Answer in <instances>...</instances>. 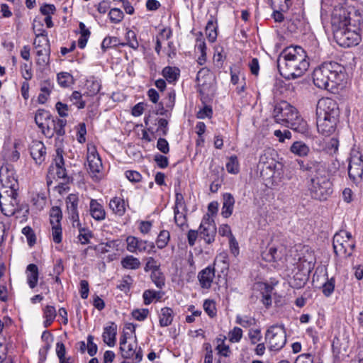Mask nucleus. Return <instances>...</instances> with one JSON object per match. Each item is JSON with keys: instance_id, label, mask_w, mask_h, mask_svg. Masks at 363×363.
I'll return each mask as SVG.
<instances>
[{"instance_id": "nucleus-1", "label": "nucleus", "mask_w": 363, "mask_h": 363, "mask_svg": "<svg viewBox=\"0 0 363 363\" xmlns=\"http://www.w3.org/2000/svg\"><path fill=\"white\" fill-rule=\"evenodd\" d=\"M277 67L280 74L286 79L301 77L309 67L305 50L301 46L285 48L277 59Z\"/></svg>"}, {"instance_id": "nucleus-2", "label": "nucleus", "mask_w": 363, "mask_h": 363, "mask_svg": "<svg viewBox=\"0 0 363 363\" xmlns=\"http://www.w3.org/2000/svg\"><path fill=\"white\" fill-rule=\"evenodd\" d=\"M340 110L337 103L330 98L320 99L316 106L318 131L325 136L333 134L339 121Z\"/></svg>"}, {"instance_id": "nucleus-3", "label": "nucleus", "mask_w": 363, "mask_h": 363, "mask_svg": "<svg viewBox=\"0 0 363 363\" xmlns=\"http://www.w3.org/2000/svg\"><path fill=\"white\" fill-rule=\"evenodd\" d=\"M345 69L336 62H326L315 68L313 72L314 84L327 90H333L345 79Z\"/></svg>"}, {"instance_id": "nucleus-4", "label": "nucleus", "mask_w": 363, "mask_h": 363, "mask_svg": "<svg viewBox=\"0 0 363 363\" xmlns=\"http://www.w3.org/2000/svg\"><path fill=\"white\" fill-rule=\"evenodd\" d=\"M273 116L275 121L300 133H306L308 126L298 114L296 108L285 101L277 104L274 108Z\"/></svg>"}, {"instance_id": "nucleus-5", "label": "nucleus", "mask_w": 363, "mask_h": 363, "mask_svg": "<svg viewBox=\"0 0 363 363\" xmlns=\"http://www.w3.org/2000/svg\"><path fill=\"white\" fill-rule=\"evenodd\" d=\"M308 187L311 197L317 200H326L333 193L332 182L325 175L311 179Z\"/></svg>"}, {"instance_id": "nucleus-6", "label": "nucleus", "mask_w": 363, "mask_h": 363, "mask_svg": "<svg viewBox=\"0 0 363 363\" xmlns=\"http://www.w3.org/2000/svg\"><path fill=\"white\" fill-rule=\"evenodd\" d=\"M333 246L336 255L347 258L352 254L355 242L352 234L345 230H340L333 237Z\"/></svg>"}, {"instance_id": "nucleus-7", "label": "nucleus", "mask_w": 363, "mask_h": 363, "mask_svg": "<svg viewBox=\"0 0 363 363\" xmlns=\"http://www.w3.org/2000/svg\"><path fill=\"white\" fill-rule=\"evenodd\" d=\"M301 172L306 174L308 181L313 177L322 176L325 172V164L320 157L310 156L307 160H297Z\"/></svg>"}, {"instance_id": "nucleus-8", "label": "nucleus", "mask_w": 363, "mask_h": 363, "mask_svg": "<svg viewBox=\"0 0 363 363\" xmlns=\"http://www.w3.org/2000/svg\"><path fill=\"white\" fill-rule=\"evenodd\" d=\"M18 190H0V208L6 216H11L20 210Z\"/></svg>"}, {"instance_id": "nucleus-9", "label": "nucleus", "mask_w": 363, "mask_h": 363, "mask_svg": "<svg viewBox=\"0 0 363 363\" xmlns=\"http://www.w3.org/2000/svg\"><path fill=\"white\" fill-rule=\"evenodd\" d=\"M265 340L270 350H280L286 342V335L284 326L272 325L265 333Z\"/></svg>"}, {"instance_id": "nucleus-10", "label": "nucleus", "mask_w": 363, "mask_h": 363, "mask_svg": "<svg viewBox=\"0 0 363 363\" xmlns=\"http://www.w3.org/2000/svg\"><path fill=\"white\" fill-rule=\"evenodd\" d=\"M337 43L344 48L357 45L360 41V35L356 30L355 26H351L333 32Z\"/></svg>"}, {"instance_id": "nucleus-11", "label": "nucleus", "mask_w": 363, "mask_h": 363, "mask_svg": "<svg viewBox=\"0 0 363 363\" xmlns=\"http://www.w3.org/2000/svg\"><path fill=\"white\" fill-rule=\"evenodd\" d=\"M348 175L354 183H359L363 176V155L357 150L350 152L348 165Z\"/></svg>"}, {"instance_id": "nucleus-12", "label": "nucleus", "mask_w": 363, "mask_h": 363, "mask_svg": "<svg viewBox=\"0 0 363 363\" xmlns=\"http://www.w3.org/2000/svg\"><path fill=\"white\" fill-rule=\"evenodd\" d=\"M63 152L62 148H57L53 162L48 169V179L50 178L55 179L57 177V179H63L66 182L69 181L67 170L65 167Z\"/></svg>"}, {"instance_id": "nucleus-13", "label": "nucleus", "mask_w": 363, "mask_h": 363, "mask_svg": "<svg viewBox=\"0 0 363 363\" xmlns=\"http://www.w3.org/2000/svg\"><path fill=\"white\" fill-rule=\"evenodd\" d=\"M216 233L217 228L214 220L209 214L205 215L199 225V238L210 245L215 241Z\"/></svg>"}, {"instance_id": "nucleus-14", "label": "nucleus", "mask_w": 363, "mask_h": 363, "mask_svg": "<svg viewBox=\"0 0 363 363\" xmlns=\"http://www.w3.org/2000/svg\"><path fill=\"white\" fill-rule=\"evenodd\" d=\"M333 32L351 26L350 13L342 6H335L331 15Z\"/></svg>"}, {"instance_id": "nucleus-15", "label": "nucleus", "mask_w": 363, "mask_h": 363, "mask_svg": "<svg viewBox=\"0 0 363 363\" xmlns=\"http://www.w3.org/2000/svg\"><path fill=\"white\" fill-rule=\"evenodd\" d=\"M18 190V181L12 165L6 164L0 168V190Z\"/></svg>"}, {"instance_id": "nucleus-16", "label": "nucleus", "mask_w": 363, "mask_h": 363, "mask_svg": "<svg viewBox=\"0 0 363 363\" xmlns=\"http://www.w3.org/2000/svg\"><path fill=\"white\" fill-rule=\"evenodd\" d=\"M127 250L133 252H147L150 253L153 251L155 244L152 242H147L146 240H140L134 236H128L126 238Z\"/></svg>"}, {"instance_id": "nucleus-17", "label": "nucleus", "mask_w": 363, "mask_h": 363, "mask_svg": "<svg viewBox=\"0 0 363 363\" xmlns=\"http://www.w3.org/2000/svg\"><path fill=\"white\" fill-rule=\"evenodd\" d=\"M124 359H131L133 363H139L143 359V351L140 347L138 349L136 342L128 343L124 346V350H120Z\"/></svg>"}, {"instance_id": "nucleus-18", "label": "nucleus", "mask_w": 363, "mask_h": 363, "mask_svg": "<svg viewBox=\"0 0 363 363\" xmlns=\"http://www.w3.org/2000/svg\"><path fill=\"white\" fill-rule=\"evenodd\" d=\"M30 153L35 162L40 164L46 157V148L43 143L39 140H33L30 145Z\"/></svg>"}, {"instance_id": "nucleus-19", "label": "nucleus", "mask_w": 363, "mask_h": 363, "mask_svg": "<svg viewBox=\"0 0 363 363\" xmlns=\"http://www.w3.org/2000/svg\"><path fill=\"white\" fill-rule=\"evenodd\" d=\"M215 277V269L208 266L198 274V279L200 286L203 289H210Z\"/></svg>"}, {"instance_id": "nucleus-20", "label": "nucleus", "mask_w": 363, "mask_h": 363, "mask_svg": "<svg viewBox=\"0 0 363 363\" xmlns=\"http://www.w3.org/2000/svg\"><path fill=\"white\" fill-rule=\"evenodd\" d=\"M89 211L91 217L96 220H103L106 218L104 206L95 199H91Z\"/></svg>"}, {"instance_id": "nucleus-21", "label": "nucleus", "mask_w": 363, "mask_h": 363, "mask_svg": "<svg viewBox=\"0 0 363 363\" xmlns=\"http://www.w3.org/2000/svg\"><path fill=\"white\" fill-rule=\"evenodd\" d=\"M87 162L90 172L95 174L101 172L102 162L98 153L96 152H89L87 155Z\"/></svg>"}, {"instance_id": "nucleus-22", "label": "nucleus", "mask_w": 363, "mask_h": 363, "mask_svg": "<svg viewBox=\"0 0 363 363\" xmlns=\"http://www.w3.org/2000/svg\"><path fill=\"white\" fill-rule=\"evenodd\" d=\"M67 209L69 214V217L72 216L77 218L79 216L78 213V203L79 196L75 194H70L66 198Z\"/></svg>"}, {"instance_id": "nucleus-23", "label": "nucleus", "mask_w": 363, "mask_h": 363, "mask_svg": "<svg viewBox=\"0 0 363 363\" xmlns=\"http://www.w3.org/2000/svg\"><path fill=\"white\" fill-rule=\"evenodd\" d=\"M53 84L49 79H46L40 82V93L38 97V101L39 104H43L47 101L53 89Z\"/></svg>"}, {"instance_id": "nucleus-24", "label": "nucleus", "mask_w": 363, "mask_h": 363, "mask_svg": "<svg viewBox=\"0 0 363 363\" xmlns=\"http://www.w3.org/2000/svg\"><path fill=\"white\" fill-rule=\"evenodd\" d=\"M117 333V325L114 323L104 328L102 335L104 342L110 347H113L116 343V336Z\"/></svg>"}, {"instance_id": "nucleus-25", "label": "nucleus", "mask_w": 363, "mask_h": 363, "mask_svg": "<svg viewBox=\"0 0 363 363\" xmlns=\"http://www.w3.org/2000/svg\"><path fill=\"white\" fill-rule=\"evenodd\" d=\"M109 208L113 213L119 216H123L125 213V203L121 197L112 198L109 201Z\"/></svg>"}, {"instance_id": "nucleus-26", "label": "nucleus", "mask_w": 363, "mask_h": 363, "mask_svg": "<svg viewBox=\"0 0 363 363\" xmlns=\"http://www.w3.org/2000/svg\"><path fill=\"white\" fill-rule=\"evenodd\" d=\"M27 282L31 289H34L38 281L39 272L38 268L35 264H30L26 268Z\"/></svg>"}, {"instance_id": "nucleus-27", "label": "nucleus", "mask_w": 363, "mask_h": 363, "mask_svg": "<svg viewBox=\"0 0 363 363\" xmlns=\"http://www.w3.org/2000/svg\"><path fill=\"white\" fill-rule=\"evenodd\" d=\"M174 318V312L171 308L164 307L159 314V322L161 327H167L172 324Z\"/></svg>"}, {"instance_id": "nucleus-28", "label": "nucleus", "mask_w": 363, "mask_h": 363, "mask_svg": "<svg viewBox=\"0 0 363 363\" xmlns=\"http://www.w3.org/2000/svg\"><path fill=\"white\" fill-rule=\"evenodd\" d=\"M235 199L232 194L226 193L223 195V203L221 214L224 218H228L232 215Z\"/></svg>"}, {"instance_id": "nucleus-29", "label": "nucleus", "mask_w": 363, "mask_h": 363, "mask_svg": "<svg viewBox=\"0 0 363 363\" xmlns=\"http://www.w3.org/2000/svg\"><path fill=\"white\" fill-rule=\"evenodd\" d=\"M52 118L49 111L39 109L35 113V121L39 128L41 129L44 128L45 125H48V121Z\"/></svg>"}, {"instance_id": "nucleus-30", "label": "nucleus", "mask_w": 363, "mask_h": 363, "mask_svg": "<svg viewBox=\"0 0 363 363\" xmlns=\"http://www.w3.org/2000/svg\"><path fill=\"white\" fill-rule=\"evenodd\" d=\"M206 35L211 43L216 41L217 38L216 21L213 16H211L206 26Z\"/></svg>"}, {"instance_id": "nucleus-31", "label": "nucleus", "mask_w": 363, "mask_h": 363, "mask_svg": "<svg viewBox=\"0 0 363 363\" xmlns=\"http://www.w3.org/2000/svg\"><path fill=\"white\" fill-rule=\"evenodd\" d=\"M290 151L298 157H305L309 153L310 148L302 141H295L291 145Z\"/></svg>"}, {"instance_id": "nucleus-32", "label": "nucleus", "mask_w": 363, "mask_h": 363, "mask_svg": "<svg viewBox=\"0 0 363 363\" xmlns=\"http://www.w3.org/2000/svg\"><path fill=\"white\" fill-rule=\"evenodd\" d=\"M43 318L45 320L43 325L45 328L49 327L57 316L56 309L53 306L48 305L43 309Z\"/></svg>"}, {"instance_id": "nucleus-33", "label": "nucleus", "mask_w": 363, "mask_h": 363, "mask_svg": "<svg viewBox=\"0 0 363 363\" xmlns=\"http://www.w3.org/2000/svg\"><path fill=\"white\" fill-rule=\"evenodd\" d=\"M162 75L169 83L177 80L179 76V69L177 67H166L162 70Z\"/></svg>"}, {"instance_id": "nucleus-34", "label": "nucleus", "mask_w": 363, "mask_h": 363, "mask_svg": "<svg viewBox=\"0 0 363 363\" xmlns=\"http://www.w3.org/2000/svg\"><path fill=\"white\" fill-rule=\"evenodd\" d=\"M121 265L125 269H137L140 267V262L138 258L128 255L121 260Z\"/></svg>"}, {"instance_id": "nucleus-35", "label": "nucleus", "mask_w": 363, "mask_h": 363, "mask_svg": "<svg viewBox=\"0 0 363 363\" xmlns=\"http://www.w3.org/2000/svg\"><path fill=\"white\" fill-rule=\"evenodd\" d=\"M162 295L163 294L160 291H156L150 289L145 290L143 294L144 304L149 305L154 299L160 300Z\"/></svg>"}, {"instance_id": "nucleus-36", "label": "nucleus", "mask_w": 363, "mask_h": 363, "mask_svg": "<svg viewBox=\"0 0 363 363\" xmlns=\"http://www.w3.org/2000/svg\"><path fill=\"white\" fill-rule=\"evenodd\" d=\"M57 79L59 85L66 88L74 83L73 77L68 72H60L57 75Z\"/></svg>"}, {"instance_id": "nucleus-37", "label": "nucleus", "mask_w": 363, "mask_h": 363, "mask_svg": "<svg viewBox=\"0 0 363 363\" xmlns=\"http://www.w3.org/2000/svg\"><path fill=\"white\" fill-rule=\"evenodd\" d=\"M67 121L60 118H54V135L56 134L58 138L63 136L65 134V126ZM60 140V138H58Z\"/></svg>"}, {"instance_id": "nucleus-38", "label": "nucleus", "mask_w": 363, "mask_h": 363, "mask_svg": "<svg viewBox=\"0 0 363 363\" xmlns=\"http://www.w3.org/2000/svg\"><path fill=\"white\" fill-rule=\"evenodd\" d=\"M86 82V89L88 90L89 95L94 96L99 92L101 86L99 81L95 79L94 78H91Z\"/></svg>"}, {"instance_id": "nucleus-39", "label": "nucleus", "mask_w": 363, "mask_h": 363, "mask_svg": "<svg viewBox=\"0 0 363 363\" xmlns=\"http://www.w3.org/2000/svg\"><path fill=\"white\" fill-rule=\"evenodd\" d=\"M174 221L176 224L180 227L182 230H184V228L188 227V224L186 223V216L180 213L178 207L175 206L174 208Z\"/></svg>"}, {"instance_id": "nucleus-40", "label": "nucleus", "mask_w": 363, "mask_h": 363, "mask_svg": "<svg viewBox=\"0 0 363 363\" xmlns=\"http://www.w3.org/2000/svg\"><path fill=\"white\" fill-rule=\"evenodd\" d=\"M170 238V234L167 230H162L156 240V245L159 249H162L167 246Z\"/></svg>"}, {"instance_id": "nucleus-41", "label": "nucleus", "mask_w": 363, "mask_h": 363, "mask_svg": "<svg viewBox=\"0 0 363 363\" xmlns=\"http://www.w3.org/2000/svg\"><path fill=\"white\" fill-rule=\"evenodd\" d=\"M226 169L230 174H238L239 172V162L237 156H231L226 163Z\"/></svg>"}, {"instance_id": "nucleus-42", "label": "nucleus", "mask_w": 363, "mask_h": 363, "mask_svg": "<svg viewBox=\"0 0 363 363\" xmlns=\"http://www.w3.org/2000/svg\"><path fill=\"white\" fill-rule=\"evenodd\" d=\"M50 223L52 225H60L62 218L61 209L57 207H52L50 213Z\"/></svg>"}, {"instance_id": "nucleus-43", "label": "nucleus", "mask_w": 363, "mask_h": 363, "mask_svg": "<svg viewBox=\"0 0 363 363\" xmlns=\"http://www.w3.org/2000/svg\"><path fill=\"white\" fill-rule=\"evenodd\" d=\"M150 277L157 288H163L165 284V278L164 274L160 270L157 272H152Z\"/></svg>"}, {"instance_id": "nucleus-44", "label": "nucleus", "mask_w": 363, "mask_h": 363, "mask_svg": "<svg viewBox=\"0 0 363 363\" xmlns=\"http://www.w3.org/2000/svg\"><path fill=\"white\" fill-rule=\"evenodd\" d=\"M235 322L243 328H248L256 324V320L255 318L247 315L243 317L239 315H237Z\"/></svg>"}, {"instance_id": "nucleus-45", "label": "nucleus", "mask_w": 363, "mask_h": 363, "mask_svg": "<svg viewBox=\"0 0 363 363\" xmlns=\"http://www.w3.org/2000/svg\"><path fill=\"white\" fill-rule=\"evenodd\" d=\"M108 16L111 23H118L123 19L124 14L121 9L113 8L110 10Z\"/></svg>"}, {"instance_id": "nucleus-46", "label": "nucleus", "mask_w": 363, "mask_h": 363, "mask_svg": "<svg viewBox=\"0 0 363 363\" xmlns=\"http://www.w3.org/2000/svg\"><path fill=\"white\" fill-rule=\"evenodd\" d=\"M243 331L239 327H234L232 330L228 333V339L230 342H239L242 337Z\"/></svg>"}, {"instance_id": "nucleus-47", "label": "nucleus", "mask_w": 363, "mask_h": 363, "mask_svg": "<svg viewBox=\"0 0 363 363\" xmlns=\"http://www.w3.org/2000/svg\"><path fill=\"white\" fill-rule=\"evenodd\" d=\"M93 236L91 230L85 228H79L78 239L81 244L85 245L89 242V239Z\"/></svg>"}, {"instance_id": "nucleus-48", "label": "nucleus", "mask_w": 363, "mask_h": 363, "mask_svg": "<svg viewBox=\"0 0 363 363\" xmlns=\"http://www.w3.org/2000/svg\"><path fill=\"white\" fill-rule=\"evenodd\" d=\"M335 284V281L334 278L328 279L327 281L323 284L322 292L326 297H329L334 291Z\"/></svg>"}, {"instance_id": "nucleus-49", "label": "nucleus", "mask_w": 363, "mask_h": 363, "mask_svg": "<svg viewBox=\"0 0 363 363\" xmlns=\"http://www.w3.org/2000/svg\"><path fill=\"white\" fill-rule=\"evenodd\" d=\"M280 257L277 249L274 247H270L267 252L263 253V258L267 262H277Z\"/></svg>"}, {"instance_id": "nucleus-50", "label": "nucleus", "mask_w": 363, "mask_h": 363, "mask_svg": "<svg viewBox=\"0 0 363 363\" xmlns=\"http://www.w3.org/2000/svg\"><path fill=\"white\" fill-rule=\"evenodd\" d=\"M82 98V94L77 91H73L70 96V100L73 101V104L76 105L79 109L84 108L86 105L85 101H83Z\"/></svg>"}, {"instance_id": "nucleus-51", "label": "nucleus", "mask_w": 363, "mask_h": 363, "mask_svg": "<svg viewBox=\"0 0 363 363\" xmlns=\"http://www.w3.org/2000/svg\"><path fill=\"white\" fill-rule=\"evenodd\" d=\"M126 39L128 45L134 50H137L139 47V43L137 40V35L133 30H129L126 33Z\"/></svg>"}, {"instance_id": "nucleus-52", "label": "nucleus", "mask_w": 363, "mask_h": 363, "mask_svg": "<svg viewBox=\"0 0 363 363\" xmlns=\"http://www.w3.org/2000/svg\"><path fill=\"white\" fill-rule=\"evenodd\" d=\"M203 309L211 318L216 315V308L214 301L208 299L206 300L203 303Z\"/></svg>"}, {"instance_id": "nucleus-53", "label": "nucleus", "mask_w": 363, "mask_h": 363, "mask_svg": "<svg viewBox=\"0 0 363 363\" xmlns=\"http://www.w3.org/2000/svg\"><path fill=\"white\" fill-rule=\"evenodd\" d=\"M160 264L153 257H150L147 258V262L144 269L145 272H157L160 270Z\"/></svg>"}, {"instance_id": "nucleus-54", "label": "nucleus", "mask_w": 363, "mask_h": 363, "mask_svg": "<svg viewBox=\"0 0 363 363\" xmlns=\"http://www.w3.org/2000/svg\"><path fill=\"white\" fill-rule=\"evenodd\" d=\"M22 233L26 235L28 245L31 247L35 244L36 238L33 229L26 226L23 228Z\"/></svg>"}, {"instance_id": "nucleus-55", "label": "nucleus", "mask_w": 363, "mask_h": 363, "mask_svg": "<svg viewBox=\"0 0 363 363\" xmlns=\"http://www.w3.org/2000/svg\"><path fill=\"white\" fill-rule=\"evenodd\" d=\"M37 55L38 57L37 62L39 65H47L49 61L48 50L46 48H40L37 50Z\"/></svg>"}, {"instance_id": "nucleus-56", "label": "nucleus", "mask_w": 363, "mask_h": 363, "mask_svg": "<svg viewBox=\"0 0 363 363\" xmlns=\"http://www.w3.org/2000/svg\"><path fill=\"white\" fill-rule=\"evenodd\" d=\"M248 337L252 345H255L259 342L262 336L259 329H250L248 332Z\"/></svg>"}, {"instance_id": "nucleus-57", "label": "nucleus", "mask_w": 363, "mask_h": 363, "mask_svg": "<svg viewBox=\"0 0 363 363\" xmlns=\"http://www.w3.org/2000/svg\"><path fill=\"white\" fill-rule=\"evenodd\" d=\"M118 43V40L116 37H106L105 38L101 43V48L104 52L111 47L116 46Z\"/></svg>"}, {"instance_id": "nucleus-58", "label": "nucleus", "mask_w": 363, "mask_h": 363, "mask_svg": "<svg viewBox=\"0 0 363 363\" xmlns=\"http://www.w3.org/2000/svg\"><path fill=\"white\" fill-rule=\"evenodd\" d=\"M33 29L34 30L36 37L47 36V32L43 28V24L41 21L34 19L33 23Z\"/></svg>"}, {"instance_id": "nucleus-59", "label": "nucleus", "mask_w": 363, "mask_h": 363, "mask_svg": "<svg viewBox=\"0 0 363 363\" xmlns=\"http://www.w3.org/2000/svg\"><path fill=\"white\" fill-rule=\"evenodd\" d=\"M86 347H87L88 354L91 357H93L96 354L98 347H97L96 344H95L94 342V336L91 335H89L87 337Z\"/></svg>"}, {"instance_id": "nucleus-60", "label": "nucleus", "mask_w": 363, "mask_h": 363, "mask_svg": "<svg viewBox=\"0 0 363 363\" xmlns=\"http://www.w3.org/2000/svg\"><path fill=\"white\" fill-rule=\"evenodd\" d=\"M148 314L149 310L147 308L136 309L132 312L133 317L139 321L144 320L147 317Z\"/></svg>"}, {"instance_id": "nucleus-61", "label": "nucleus", "mask_w": 363, "mask_h": 363, "mask_svg": "<svg viewBox=\"0 0 363 363\" xmlns=\"http://www.w3.org/2000/svg\"><path fill=\"white\" fill-rule=\"evenodd\" d=\"M40 12L43 16H52L56 12V8L54 4H43L40 8Z\"/></svg>"}, {"instance_id": "nucleus-62", "label": "nucleus", "mask_w": 363, "mask_h": 363, "mask_svg": "<svg viewBox=\"0 0 363 363\" xmlns=\"http://www.w3.org/2000/svg\"><path fill=\"white\" fill-rule=\"evenodd\" d=\"M52 235L53 241L55 243H60L62 241V228L60 225H54L52 228Z\"/></svg>"}, {"instance_id": "nucleus-63", "label": "nucleus", "mask_w": 363, "mask_h": 363, "mask_svg": "<svg viewBox=\"0 0 363 363\" xmlns=\"http://www.w3.org/2000/svg\"><path fill=\"white\" fill-rule=\"evenodd\" d=\"M132 282V278L130 276H125L121 281L120 284L117 286V288L122 291H128L130 289V286Z\"/></svg>"}, {"instance_id": "nucleus-64", "label": "nucleus", "mask_w": 363, "mask_h": 363, "mask_svg": "<svg viewBox=\"0 0 363 363\" xmlns=\"http://www.w3.org/2000/svg\"><path fill=\"white\" fill-rule=\"evenodd\" d=\"M126 178L131 182H138L141 180V174L133 170H128L125 172Z\"/></svg>"}]
</instances>
